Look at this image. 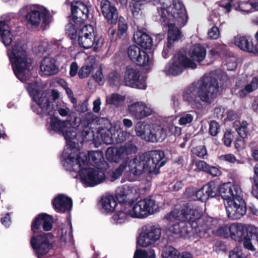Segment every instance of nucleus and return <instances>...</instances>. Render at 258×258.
<instances>
[{
    "instance_id": "nucleus-1",
    "label": "nucleus",
    "mask_w": 258,
    "mask_h": 258,
    "mask_svg": "<svg viewBox=\"0 0 258 258\" xmlns=\"http://www.w3.org/2000/svg\"><path fill=\"white\" fill-rule=\"evenodd\" d=\"M219 91L218 80L204 75L198 81L191 83L183 92V100L192 108L201 109L210 105Z\"/></svg>"
},
{
    "instance_id": "nucleus-2",
    "label": "nucleus",
    "mask_w": 258,
    "mask_h": 258,
    "mask_svg": "<svg viewBox=\"0 0 258 258\" xmlns=\"http://www.w3.org/2000/svg\"><path fill=\"white\" fill-rule=\"evenodd\" d=\"M172 5L168 6L163 2V7L157 8L161 18L160 21L163 27H168L167 42L174 45L183 37L181 30L175 25L184 26L188 20L187 14L184 5L179 0H172Z\"/></svg>"
},
{
    "instance_id": "nucleus-3",
    "label": "nucleus",
    "mask_w": 258,
    "mask_h": 258,
    "mask_svg": "<svg viewBox=\"0 0 258 258\" xmlns=\"http://www.w3.org/2000/svg\"><path fill=\"white\" fill-rule=\"evenodd\" d=\"M202 213L191 203L183 204L180 210L174 209L167 214L165 218L172 221L175 219H181V221L174 223L170 230L179 237H185L193 228L198 227L197 221L202 216Z\"/></svg>"
},
{
    "instance_id": "nucleus-4",
    "label": "nucleus",
    "mask_w": 258,
    "mask_h": 258,
    "mask_svg": "<svg viewBox=\"0 0 258 258\" xmlns=\"http://www.w3.org/2000/svg\"><path fill=\"white\" fill-rule=\"evenodd\" d=\"M164 152L152 150L136 156L128 164L129 171L134 175H140L143 172L158 174L160 168L166 162Z\"/></svg>"
},
{
    "instance_id": "nucleus-5",
    "label": "nucleus",
    "mask_w": 258,
    "mask_h": 258,
    "mask_svg": "<svg viewBox=\"0 0 258 258\" xmlns=\"http://www.w3.org/2000/svg\"><path fill=\"white\" fill-rule=\"evenodd\" d=\"M121 206V210L117 211L111 219L114 224H122L127 220V218H142L153 214L158 209V205L153 196L147 198L136 202L134 205L131 204Z\"/></svg>"
},
{
    "instance_id": "nucleus-6",
    "label": "nucleus",
    "mask_w": 258,
    "mask_h": 258,
    "mask_svg": "<svg viewBox=\"0 0 258 258\" xmlns=\"http://www.w3.org/2000/svg\"><path fill=\"white\" fill-rule=\"evenodd\" d=\"M8 55L16 77L22 82L26 81L25 73L30 70L31 62L28 61L27 52L21 43L15 42L12 48L8 50Z\"/></svg>"
},
{
    "instance_id": "nucleus-7",
    "label": "nucleus",
    "mask_w": 258,
    "mask_h": 258,
    "mask_svg": "<svg viewBox=\"0 0 258 258\" xmlns=\"http://www.w3.org/2000/svg\"><path fill=\"white\" fill-rule=\"evenodd\" d=\"M27 91L35 104H32L31 108L34 112L41 116L52 115L53 107L50 105L49 92L45 91L40 93L32 84H29Z\"/></svg>"
},
{
    "instance_id": "nucleus-8",
    "label": "nucleus",
    "mask_w": 258,
    "mask_h": 258,
    "mask_svg": "<svg viewBox=\"0 0 258 258\" xmlns=\"http://www.w3.org/2000/svg\"><path fill=\"white\" fill-rule=\"evenodd\" d=\"M135 130L137 136L148 142H162L166 138V131L160 126L139 122Z\"/></svg>"
},
{
    "instance_id": "nucleus-9",
    "label": "nucleus",
    "mask_w": 258,
    "mask_h": 258,
    "mask_svg": "<svg viewBox=\"0 0 258 258\" xmlns=\"http://www.w3.org/2000/svg\"><path fill=\"white\" fill-rule=\"evenodd\" d=\"M197 64L189 59L185 51H179L173 57L172 62L165 67L167 74L176 76L181 74L186 68L196 69Z\"/></svg>"
},
{
    "instance_id": "nucleus-10",
    "label": "nucleus",
    "mask_w": 258,
    "mask_h": 258,
    "mask_svg": "<svg viewBox=\"0 0 258 258\" xmlns=\"http://www.w3.org/2000/svg\"><path fill=\"white\" fill-rule=\"evenodd\" d=\"M78 41L79 46L84 49H89L94 46V48L101 47L103 39L95 35L93 27L91 25H84L79 30Z\"/></svg>"
},
{
    "instance_id": "nucleus-11",
    "label": "nucleus",
    "mask_w": 258,
    "mask_h": 258,
    "mask_svg": "<svg viewBox=\"0 0 258 258\" xmlns=\"http://www.w3.org/2000/svg\"><path fill=\"white\" fill-rule=\"evenodd\" d=\"M53 238L52 233L44 232L31 237L30 244L38 258H42L52 248Z\"/></svg>"
},
{
    "instance_id": "nucleus-12",
    "label": "nucleus",
    "mask_w": 258,
    "mask_h": 258,
    "mask_svg": "<svg viewBox=\"0 0 258 258\" xmlns=\"http://www.w3.org/2000/svg\"><path fill=\"white\" fill-rule=\"evenodd\" d=\"M50 124L52 130L61 133L68 142H72V139L77 135L76 128L72 126L69 120L61 121L58 117L52 116Z\"/></svg>"
},
{
    "instance_id": "nucleus-13",
    "label": "nucleus",
    "mask_w": 258,
    "mask_h": 258,
    "mask_svg": "<svg viewBox=\"0 0 258 258\" xmlns=\"http://www.w3.org/2000/svg\"><path fill=\"white\" fill-rule=\"evenodd\" d=\"M71 7L70 22L79 27H83L88 18L89 10L87 6L82 2L74 1L71 2Z\"/></svg>"
},
{
    "instance_id": "nucleus-14",
    "label": "nucleus",
    "mask_w": 258,
    "mask_h": 258,
    "mask_svg": "<svg viewBox=\"0 0 258 258\" xmlns=\"http://www.w3.org/2000/svg\"><path fill=\"white\" fill-rule=\"evenodd\" d=\"M161 229L156 225H147L143 227L142 232L137 239V244L142 247H147L158 240Z\"/></svg>"
},
{
    "instance_id": "nucleus-15",
    "label": "nucleus",
    "mask_w": 258,
    "mask_h": 258,
    "mask_svg": "<svg viewBox=\"0 0 258 258\" xmlns=\"http://www.w3.org/2000/svg\"><path fill=\"white\" fill-rule=\"evenodd\" d=\"M79 175L82 183L88 186H95L105 178L104 173L93 168H80Z\"/></svg>"
},
{
    "instance_id": "nucleus-16",
    "label": "nucleus",
    "mask_w": 258,
    "mask_h": 258,
    "mask_svg": "<svg viewBox=\"0 0 258 258\" xmlns=\"http://www.w3.org/2000/svg\"><path fill=\"white\" fill-rule=\"evenodd\" d=\"M225 208L228 218L231 220L239 219L246 211V204L242 197H237L236 199L228 201Z\"/></svg>"
},
{
    "instance_id": "nucleus-17",
    "label": "nucleus",
    "mask_w": 258,
    "mask_h": 258,
    "mask_svg": "<svg viewBox=\"0 0 258 258\" xmlns=\"http://www.w3.org/2000/svg\"><path fill=\"white\" fill-rule=\"evenodd\" d=\"M141 76L140 71L135 68L127 66L124 72L123 81L124 85L134 88L145 89L146 82Z\"/></svg>"
},
{
    "instance_id": "nucleus-18",
    "label": "nucleus",
    "mask_w": 258,
    "mask_h": 258,
    "mask_svg": "<svg viewBox=\"0 0 258 258\" xmlns=\"http://www.w3.org/2000/svg\"><path fill=\"white\" fill-rule=\"evenodd\" d=\"M219 184L214 181H210L195 192L194 196L196 200L206 202L208 200L219 197Z\"/></svg>"
},
{
    "instance_id": "nucleus-19",
    "label": "nucleus",
    "mask_w": 258,
    "mask_h": 258,
    "mask_svg": "<svg viewBox=\"0 0 258 258\" xmlns=\"http://www.w3.org/2000/svg\"><path fill=\"white\" fill-rule=\"evenodd\" d=\"M27 26L30 25L32 27H38L41 20L42 24L45 27L50 23L49 13L47 10L39 11L38 10H31L25 16Z\"/></svg>"
},
{
    "instance_id": "nucleus-20",
    "label": "nucleus",
    "mask_w": 258,
    "mask_h": 258,
    "mask_svg": "<svg viewBox=\"0 0 258 258\" xmlns=\"http://www.w3.org/2000/svg\"><path fill=\"white\" fill-rule=\"evenodd\" d=\"M42 227L45 231H50L53 227V217L46 213L38 214L32 221L31 230L34 234Z\"/></svg>"
},
{
    "instance_id": "nucleus-21",
    "label": "nucleus",
    "mask_w": 258,
    "mask_h": 258,
    "mask_svg": "<svg viewBox=\"0 0 258 258\" xmlns=\"http://www.w3.org/2000/svg\"><path fill=\"white\" fill-rule=\"evenodd\" d=\"M230 237L236 241L241 242L247 234H255L256 227L253 225L232 224L230 225Z\"/></svg>"
},
{
    "instance_id": "nucleus-22",
    "label": "nucleus",
    "mask_w": 258,
    "mask_h": 258,
    "mask_svg": "<svg viewBox=\"0 0 258 258\" xmlns=\"http://www.w3.org/2000/svg\"><path fill=\"white\" fill-rule=\"evenodd\" d=\"M100 9L102 15L108 24L110 25L116 24L119 18L118 12L113 3L109 0H101Z\"/></svg>"
},
{
    "instance_id": "nucleus-23",
    "label": "nucleus",
    "mask_w": 258,
    "mask_h": 258,
    "mask_svg": "<svg viewBox=\"0 0 258 258\" xmlns=\"http://www.w3.org/2000/svg\"><path fill=\"white\" fill-rule=\"evenodd\" d=\"M128 112L137 120H141L153 113V110L142 102H137L128 106Z\"/></svg>"
},
{
    "instance_id": "nucleus-24",
    "label": "nucleus",
    "mask_w": 258,
    "mask_h": 258,
    "mask_svg": "<svg viewBox=\"0 0 258 258\" xmlns=\"http://www.w3.org/2000/svg\"><path fill=\"white\" fill-rule=\"evenodd\" d=\"M52 207L58 213H64L70 211L73 206V201L71 198L63 194H58L51 201Z\"/></svg>"
},
{
    "instance_id": "nucleus-25",
    "label": "nucleus",
    "mask_w": 258,
    "mask_h": 258,
    "mask_svg": "<svg viewBox=\"0 0 258 258\" xmlns=\"http://www.w3.org/2000/svg\"><path fill=\"white\" fill-rule=\"evenodd\" d=\"M240 189L238 185L232 184L230 182L223 183L219 185V196H221L227 203L233 199H236L239 195Z\"/></svg>"
},
{
    "instance_id": "nucleus-26",
    "label": "nucleus",
    "mask_w": 258,
    "mask_h": 258,
    "mask_svg": "<svg viewBox=\"0 0 258 258\" xmlns=\"http://www.w3.org/2000/svg\"><path fill=\"white\" fill-rule=\"evenodd\" d=\"M98 133L100 134L101 139L103 142L106 144H111L113 143V138H115L117 143H122L125 141L129 136V134L126 132L120 131L117 133V136L114 134L113 136H110V131L109 130H104L103 128H99Z\"/></svg>"
},
{
    "instance_id": "nucleus-27",
    "label": "nucleus",
    "mask_w": 258,
    "mask_h": 258,
    "mask_svg": "<svg viewBox=\"0 0 258 258\" xmlns=\"http://www.w3.org/2000/svg\"><path fill=\"white\" fill-rule=\"evenodd\" d=\"M252 40V38L249 36H237L234 38V44L242 50L258 53L257 47L253 45Z\"/></svg>"
},
{
    "instance_id": "nucleus-28",
    "label": "nucleus",
    "mask_w": 258,
    "mask_h": 258,
    "mask_svg": "<svg viewBox=\"0 0 258 258\" xmlns=\"http://www.w3.org/2000/svg\"><path fill=\"white\" fill-rule=\"evenodd\" d=\"M133 38L137 44L145 49H150L153 45L152 37L142 30H138L135 32Z\"/></svg>"
},
{
    "instance_id": "nucleus-29",
    "label": "nucleus",
    "mask_w": 258,
    "mask_h": 258,
    "mask_svg": "<svg viewBox=\"0 0 258 258\" xmlns=\"http://www.w3.org/2000/svg\"><path fill=\"white\" fill-rule=\"evenodd\" d=\"M40 68L46 76H51L56 74L58 69L56 65V60L52 57H44L41 61Z\"/></svg>"
},
{
    "instance_id": "nucleus-30",
    "label": "nucleus",
    "mask_w": 258,
    "mask_h": 258,
    "mask_svg": "<svg viewBox=\"0 0 258 258\" xmlns=\"http://www.w3.org/2000/svg\"><path fill=\"white\" fill-rule=\"evenodd\" d=\"M99 152L98 151H89L88 154L85 152H80L77 155L76 158L77 164L78 165L79 168L82 166H85L88 164V162L92 161L94 163L97 162L98 159L96 157V154L99 155Z\"/></svg>"
},
{
    "instance_id": "nucleus-31",
    "label": "nucleus",
    "mask_w": 258,
    "mask_h": 258,
    "mask_svg": "<svg viewBox=\"0 0 258 258\" xmlns=\"http://www.w3.org/2000/svg\"><path fill=\"white\" fill-rule=\"evenodd\" d=\"M130 192L128 187L124 186L118 187L116 190L115 198L121 206H126L127 204H131L132 206L135 204L136 203L134 200L130 201L128 197Z\"/></svg>"
},
{
    "instance_id": "nucleus-32",
    "label": "nucleus",
    "mask_w": 258,
    "mask_h": 258,
    "mask_svg": "<svg viewBox=\"0 0 258 258\" xmlns=\"http://www.w3.org/2000/svg\"><path fill=\"white\" fill-rule=\"evenodd\" d=\"M195 165L199 170L205 172L212 176L216 177L221 175V172L218 168L210 166L203 160L197 161Z\"/></svg>"
},
{
    "instance_id": "nucleus-33",
    "label": "nucleus",
    "mask_w": 258,
    "mask_h": 258,
    "mask_svg": "<svg viewBox=\"0 0 258 258\" xmlns=\"http://www.w3.org/2000/svg\"><path fill=\"white\" fill-rule=\"evenodd\" d=\"M0 37L5 46H9L13 41V35L5 21H0Z\"/></svg>"
},
{
    "instance_id": "nucleus-34",
    "label": "nucleus",
    "mask_w": 258,
    "mask_h": 258,
    "mask_svg": "<svg viewBox=\"0 0 258 258\" xmlns=\"http://www.w3.org/2000/svg\"><path fill=\"white\" fill-rule=\"evenodd\" d=\"M102 211L106 214H110L114 212L117 203L112 196H106L101 199Z\"/></svg>"
},
{
    "instance_id": "nucleus-35",
    "label": "nucleus",
    "mask_w": 258,
    "mask_h": 258,
    "mask_svg": "<svg viewBox=\"0 0 258 258\" xmlns=\"http://www.w3.org/2000/svg\"><path fill=\"white\" fill-rule=\"evenodd\" d=\"M206 55V48L201 44H197L194 46L191 50L190 57L192 61L201 62L204 59Z\"/></svg>"
},
{
    "instance_id": "nucleus-36",
    "label": "nucleus",
    "mask_w": 258,
    "mask_h": 258,
    "mask_svg": "<svg viewBox=\"0 0 258 258\" xmlns=\"http://www.w3.org/2000/svg\"><path fill=\"white\" fill-rule=\"evenodd\" d=\"M77 135L72 141L76 140L78 142L83 143L90 141L94 140V133L88 127H85L83 130L76 132Z\"/></svg>"
},
{
    "instance_id": "nucleus-37",
    "label": "nucleus",
    "mask_w": 258,
    "mask_h": 258,
    "mask_svg": "<svg viewBox=\"0 0 258 258\" xmlns=\"http://www.w3.org/2000/svg\"><path fill=\"white\" fill-rule=\"evenodd\" d=\"M118 20L116 36L118 39H125L127 35L128 25L123 17H119Z\"/></svg>"
},
{
    "instance_id": "nucleus-38",
    "label": "nucleus",
    "mask_w": 258,
    "mask_h": 258,
    "mask_svg": "<svg viewBox=\"0 0 258 258\" xmlns=\"http://www.w3.org/2000/svg\"><path fill=\"white\" fill-rule=\"evenodd\" d=\"M150 58L149 54L147 52L141 49L140 52L138 53V55L133 62L137 66L144 67L148 66L150 63Z\"/></svg>"
},
{
    "instance_id": "nucleus-39",
    "label": "nucleus",
    "mask_w": 258,
    "mask_h": 258,
    "mask_svg": "<svg viewBox=\"0 0 258 258\" xmlns=\"http://www.w3.org/2000/svg\"><path fill=\"white\" fill-rule=\"evenodd\" d=\"M179 251L171 245H165L162 250V256L164 258H178Z\"/></svg>"
},
{
    "instance_id": "nucleus-40",
    "label": "nucleus",
    "mask_w": 258,
    "mask_h": 258,
    "mask_svg": "<svg viewBox=\"0 0 258 258\" xmlns=\"http://www.w3.org/2000/svg\"><path fill=\"white\" fill-rule=\"evenodd\" d=\"M81 28L71 22L66 26V34L71 40L76 41L79 30Z\"/></svg>"
},
{
    "instance_id": "nucleus-41",
    "label": "nucleus",
    "mask_w": 258,
    "mask_h": 258,
    "mask_svg": "<svg viewBox=\"0 0 258 258\" xmlns=\"http://www.w3.org/2000/svg\"><path fill=\"white\" fill-rule=\"evenodd\" d=\"M234 125L239 137L242 139H244L246 137L248 132L246 121L243 120L241 123L239 121H235Z\"/></svg>"
},
{
    "instance_id": "nucleus-42",
    "label": "nucleus",
    "mask_w": 258,
    "mask_h": 258,
    "mask_svg": "<svg viewBox=\"0 0 258 258\" xmlns=\"http://www.w3.org/2000/svg\"><path fill=\"white\" fill-rule=\"evenodd\" d=\"M238 8L241 12L246 13H251L254 11H258V2L254 3H241Z\"/></svg>"
},
{
    "instance_id": "nucleus-43",
    "label": "nucleus",
    "mask_w": 258,
    "mask_h": 258,
    "mask_svg": "<svg viewBox=\"0 0 258 258\" xmlns=\"http://www.w3.org/2000/svg\"><path fill=\"white\" fill-rule=\"evenodd\" d=\"M94 70V64L90 63L89 64H84L79 70L78 76L80 79L87 78Z\"/></svg>"
},
{
    "instance_id": "nucleus-44",
    "label": "nucleus",
    "mask_w": 258,
    "mask_h": 258,
    "mask_svg": "<svg viewBox=\"0 0 258 258\" xmlns=\"http://www.w3.org/2000/svg\"><path fill=\"white\" fill-rule=\"evenodd\" d=\"M120 81V75L116 71H113L108 75V82L111 87H117Z\"/></svg>"
},
{
    "instance_id": "nucleus-45",
    "label": "nucleus",
    "mask_w": 258,
    "mask_h": 258,
    "mask_svg": "<svg viewBox=\"0 0 258 258\" xmlns=\"http://www.w3.org/2000/svg\"><path fill=\"white\" fill-rule=\"evenodd\" d=\"M124 99L125 97L124 96L118 94L113 93L109 97L107 98L106 101L109 104L117 106L121 102H123Z\"/></svg>"
},
{
    "instance_id": "nucleus-46",
    "label": "nucleus",
    "mask_w": 258,
    "mask_h": 258,
    "mask_svg": "<svg viewBox=\"0 0 258 258\" xmlns=\"http://www.w3.org/2000/svg\"><path fill=\"white\" fill-rule=\"evenodd\" d=\"M191 151L194 155L199 158L203 159L207 158L208 153L206 148L205 146H199L196 147L192 149Z\"/></svg>"
},
{
    "instance_id": "nucleus-47",
    "label": "nucleus",
    "mask_w": 258,
    "mask_h": 258,
    "mask_svg": "<svg viewBox=\"0 0 258 258\" xmlns=\"http://www.w3.org/2000/svg\"><path fill=\"white\" fill-rule=\"evenodd\" d=\"M120 150L122 151L121 152H124L125 155H128L136 153L137 148L132 142H128L124 146L120 147Z\"/></svg>"
},
{
    "instance_id": "nucleus-48",
    "label": "nucleus",
    "mask_w": 258,
    "mask_h": 258,
    "mask_svg": "<svg viewBox=\"0 0 258 258\" xmlns=\"http://www.w3.org/2000/svg\"><path fill=\"white\" fill-rule=\"evenodd\" d=\"M141 50V49L136 45H130L127 51L130 59L133 62Z\"/></svg>"
},
{
    "instance_id": "nucleus-49",
    "label": "nucleus",
    "mask_w": 258,
    "mask_h": 258,
    "mask_svg": "<svg viewBox=\"0 0 258 258\" xmlns=\"http://www.w3.org/2000/svg\"><path fill=\"white\" fill-rule=\"evenodd\" d=\"M133 258H156L155 253L149 255L147 251L145 249H137L134 253Z\"/></svg>"
},
{
    "instance_id": "nucleus-50",
    "label": "nucleus",
    "mask_w": 258,
    "mask_h": 258,
    "mask_svg": "<svg viewBox=\"0 0 258 258\" xmlns=\"http://www.w3.org/2000/svg\"><path fill=\"white\" fill-rule=\"evenodd\" d=\"M127 162H122L114 171L112 172V178L115 180L118 178L122 174L124 170L127 167Z\"/></svg>"
},
{
    "instance_id": "nucleus-51",
    "label": "nucleus",
    "mask_w": 258,
    "mask_h": 258,
    "mask_svg": "<svg viewBox=\"0 0 258 258\" xmlns=\"http://www.w3.org/2000/svg\"><path fill=\"white\" fill-rule=\"evenodd\" d=\"M254 237L253 234H247L242 238L243 244L244 247L251 251L254 250V247L253 246L251 241V237Z\"/></svg>"
},
{
    "instance_id": "nucleus-52",
    "label": "nucleus",
    "mask_w": 258,
    "mask_h": 258,
    "mask_svg": "<svg viewBox=\"0 0 258 258\" xmlns=\"http://www.w3.org/2000/svg\"><path fill=\"white\" fill-rule=\"evenodd\" d=\"M116 148H108L106 151V157L108 161L110 162H116L115 153H117Z\"/></svg>"
},
{
    "instance_id": "nucleus-53",
    "label": "nucleus",
    "mask_w": 258,
    "mask_h": 258,
    "mask_svg": "<svg viewBox=\"0 0 258 258\" xmlns=\"http://www.w3.org/2000/svg\"><path fill=\"white\" fill-rule=\"evenodd\" d=\"M220 131V125L215 121H211L209 125V133L212 136H216Z\"/></svg>"
},
{
    "instance_id": "nucleus-54",
    "label": "nucleus",
    "mask_w": 258,
    "mask_h": 258,
    "mask_svg": "<svg viewBox=\"0 0 258 258\" xmlns=\"http://www.w3.org/2000/svg\"><path fill=\"white\" fill-rule=\"evenodd\" d=\"M229 234H230V226H228L225 225L219 227L217 230V234L221 237H227Z\"/></svg>"
},
{
    "instance_id": "nucleus-55",
    "label": "nucleus",
    "mask_w": 258,
    "mask_h": 258,
    "mask_svg": "<svg viewBox=\"0 0 258 258\" xmlns=\"http://www.w3.org/2000/svg\"><path fill=\"white\" fill-rule=\"evenodd\" d=\"M174 45L171 44V45H168V42H167L166 44L164 45L162 55L164 58L169 57L172 54L173 50L174 49Z\"/></svg>"
},
{
    "instance_id": "nucleus-56",
    "label": "nucleus",
    "mask_w": 258,
    "mask_h": 258,
    "mask_svg": "<svg viewBox=\"0 0 258 258\" xmlns=\"http://www.w3.org/2000/svg\"><path fill=\"white\" fill-rule=\"evenodd\" d=\"M209 37L213 39H217L220 35V31L218 27L216 26H213L208 32Z\"/></svg>"
},
{
    "instance_id": "nucleus-57",
    "label": "nucleus",
    "mask_w": 258,
    "mask_h": 258,
    "mask_svg": "<svg viewBox=\"0 0 258 258\" xmlns=\"http://www.w3.org/2000/svg\"><path fill=\"white\" fill-rule=\"evenodd\" d=\"M233 139V136L232 135L231 133L229 131H227L225 133L222 140L224 144L226 146L230 147L231 145Z\"/></svg>"
},
{
    "instance_id": "nucleus-58",
    "label": "nucleus",
    "mask_w": 258,
    "mask_h": 258,
    "mask_svg": "<svg viewBox=\"0 0 258 258\" xmlns=\"http://www.w3.org/2000/svg\"><path fill=\"white\" fill-rule=\"evenodd\" d=\"M193 116L190 114H186L181 116L179 119V123L181 125L189 123L193 120Z\"/></svg>"
},
{
    "instance_id": "nucleus-59",
    "label": "nucleus",
    "mask_w": 258,
    "mask_h": 258,
    "mask_svg": "<svg viewBox=\"0 0 258 258\" xmlns=\"http://www.w3.org/2000/svg\"><path fill=\"white\" fill-rule=\"evenodd\" d=\"M229 257L244 258V256L242 254V252L241 250L238 247H235L232 250L230 251Z\"/></svg>"
},
{
    "instance_id": "nucleus-60",
    "label": "nucleus",
    "mask_w": 258,
    "mask_h": 258,
    "mask_svg": "<svg viewBox=\"0 0 258 258\" xmlns=\"http://www.w3.org/2000/svg\"><path fill=\"white\" fill-rule=\"evenodd\" d=\"M135 2L130 3V9L133 16H137L141 10L140 5Z\"/></svg>"
},
{
    "instance_id": "nucleus-61",
    "label": "nucleus",
    "mask_w": 258,
    "mask_h": 258,
    "mask_svg": "<svg viewBox=\"0 0 258 258\" xmlns=\"http://www.w3.org/2000/svg\"><path fill=\"white\" fill-rule=\"evenodd\" d=\"M245 141L244 140V139L238 138L235 140L234 142V147L237 150L239 151L242 150L245 148Z\"/></svg>"
},
{
    "instance_id": "nucleus-62",
    "label": "nucleus",
    "mask_w": 258,
    "mask_h": 258,
    "mask_svg": "<svg viewBox=\"0 0 258 258\" xmlns=\"http://www.w3.org/2000/svg\"><path fill=\"white\" fill-rule=\"evenodd\" d=\"M219 6L224 8L227 13H229L231 9V0H222L220 2Z\"/></svg>"
},
{
    "instance_id": "nucleus-63",
    "label": "nucleus",
    "mask_w": 258,
    "mask_h": 258,
    "mask_svg": "<svg viewBox=\"0 0 258 258\" xmlns=\"http://www.w3.org/2000/svg\"><path fill=\"white\" fill-rule=\"evenodd\" d=\"M93 77L99 84H100V83L103 81L104 76L101 67H100L99 69L96 71L95 74L93 75Z\"/></svg>"
},
{
    "instance_id": "nucleus-64",
    "label": "nucleus",
    "mask_w": 258,
    "mask_h": 258,
    "mask_svg": "<svg viewBox=\"0 0 258 258\" xmlns=\"http://www.w3.org/2000/svg\"><path fill=\"white\" fill-rule=\"evenodd\" d=\"M74 158L69 157L65 160L63 163V166L69 171L74 170Z\"/></svg>"
}]
</instances>
